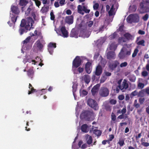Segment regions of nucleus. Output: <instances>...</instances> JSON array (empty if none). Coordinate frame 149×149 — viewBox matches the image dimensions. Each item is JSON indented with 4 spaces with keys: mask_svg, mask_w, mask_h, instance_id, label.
Masks as SVG:
<instances>
[{
    "mask_svg": "<svg viewBox=\"0 0 149 149\" xmlns=\"http://www.w3.org/2000/svg\"><path fill=\"white\" fill-rule=\"evenodd\" d=\"M100 86L99 84H97L94 86L91 90V92L93 95H94L98 91V90Z\"/></svg>",
    "mask_w": 149,
    "mask_h": 149,
    "instance_id": "nucleus-14",
    "label": "nucleus"
},
{
    "mask_svg": "<svg viewBox=\"0 0 149 149\" xmlns=\"http://www.w3.org/2000/svg\"><path fill=\"white\" fill-rule=\"evenodd\" d=\"M130 10L131 12H135L136 9V7L135 6H133L132 7L130 6Z\"/></svg>",
    "mask_w": 149,
    "mask_h": 149,
    "instance_id": "nucleus-50",
    "label": "nucleus"
},
{
    "mask_svg": "<svg viewBox=\"0 0 149 149\" xmlns=\"http://www.w3.org/2000/svg\"><path fill=\"white\" fill-rule=\"evenodd\" d=\"M144 86L143 83H139L138 84V88L139 89H142L144 88Z\"/></svg>",
    "mask_w": 149,
    "mask_h": 149,
    "instance_id": "nucleus-49",
    "label": "nucleus"
},
{
    "mask_svg": "<svg viewBox=\"0 0 149 149\" xmlns=\"http://www.w3.org/2000/svg\"><path fill=\"white\" fill-rule=\"evenodd\" d=\"M120 85H119L118 86H117L116 87V88L114 90L116 92V93H118L120 91V89L121 90V88L120 87Z\"/></svg>",
    "mask_w": 149,
    "mask_h": 149,
    "instance_id": "nucleus-53",
    "label": "nucleus"
},
{
    "mask_svg": "<svg viewBox=\"0 0 149 149\" xmlns=\"http://www.w3.org/2000/svg\"><path fill=\"white\" fill-rule=\"evenodd\" d=\"M45 90V89H42L41 91L40 90H36L35 92L36 93V94L37 96L39 95H41L42 94V92H43V91Z\"/></svg>",
    "mask_w": 149,
    "mask_h": 149,
    "instance_id": "nucleus-38",
    "label": "nucleus"
},
{
    "mask_svg": "<svg viewBox=\"0 0 149 149\" xmlns=\"http://www.w3.org/2000/svg\"><path fill=\"white\" fill-rule=\"evenodd\" d=\"M84 79L85 82L88 84L90 82L91 80V78L89 75L87 74L85 75L84 76Z\"/></svg>",
    "mask_w": 149,
    "mask_h": 149,
    "instance_id": "nucleus-27",
    "label": "nucleus"
},
{
    "mask_svg": "<svg viewBox=\"0 0 149 149\" xmlns=\"http://www.w3.org/2000/svg\"><path fill=\"white\" fill-rule=\"evenodd\" d=\"M29 1L26 0H19V4L22 6L21 10L23 12L25 10L26 6L28 3Z\"/></svg>",
    "mask_w": 149,
    "mask_h": 149,
    "instance_id": "nucleus-7",
    "label": "nucleus"
},
{
    "mask_svg": "<svg viewBox=\"0 0 149 149\" xmlns=\"http://www.w3.org/2000/svg\"><path fill=\"white\" fill-rule=\"evenodd\" d=\"M88 7L87 6H83L82 10L84 11L86 13H89L90 10V9H88Z\"/></svg>",
    "mask_w": 149,
    "mask_h": 149,
    "instance_id": "nucleus-34",
    "label": "nucleus"
},
{
    "mask_svg": "<svg viewBox=\"0 0 149 149\" xmlns=\"http://www.w3.org/2000/svg\"><path fill=\"white\" fill-rule=\"evenodd\" d=\"M93 133L97 136H100L102 134V132L99 130L97 129H93V128H92Z\"/></svg>",
    "mask_w": 149,
    "mask_h": 149,
    "instance_id": "nucleus-26",
    "label": "nucleus"
},
{
    "mask_svg": "<svg viewBox=\"0 0 149 149\" xmlns=\"http://www.w3.org/2000/svg\"><path fill=\"white\" fill-rule=\"evenodd\" d=\"M33 8L32 4L30 5L29 7L27 8L25 12V15L26 16H28L30 13L31 12L33 11Z\"/></svg>",
    "mask_w": 149,
    "mask_h": 149,
    "instance_id": "nucleus-17",
    "label": "nucleus"
},
{
    "mask_svg": "<svg viewBox=\"0 0 149 149\" xmlns=\"http://www.w3.org/2000/svg\"><path fill=\"white\" fill-rule=\"evenodd\" d=\"M78 13L83 15L84 13L82 12L83 7L80 5H79L77 7Z\"/></svg>",
    "mask_w": 149,
    "mask_h": 149,
    "instance_id": "nucleus-32",
    "label": "nucleus"
},
{
    "mask_svg": "<svg viewBox=\"0 0 149 149\" xmlns=\"http://www.w3.org/2000/svg\"><path fill=\"white\" fill-rule=\"evenodd\" d=\"M31 27H29V25H26L25 27H19L18 30V32L20 35H22L24 33H27L29 31H30Z\"/></svg>",
    "mask_w": 149,
    "mask_h": 149,
    "instance_id": "nucleus-5",
    "label": "nucleus"
},
{
    "mask_svg": "<svg viewBox=\"0 0 149 149\" xmlns=\"http://www.w3.org/2000/svg\"><path fill=\"white\" fill-rule=\"evenodd\" d=\"M50 19L52 20H54L55 19V15L54 14L53 10H52L50 13Z\"/></svg>",
    "mask_w": 149,
    "mask_h": 149,
    "instance_id": "nucleus-46",
    "label": "nucleus"
},
{
    "mask_svg": "<svg viewBox=\"0 0 149 149\" xmlns=\"http://www.w3.org/2000/svg\"><path fill=\"white\" fill-rule=\"evenodd\" d=\"M86 141L87 144L88 145L91 144L92 142L93 139L91 136L87 134L85 136Z\"/></svg>",
    "mask_w": 149,
    "mask_h": 149,
    "instance_id": "nucleus-18",
    "label": "nucleus"
},
{
    "mask_svg": "<svg viewBox=\"0 0 149 149\" xmlns=\"http://www.w3.org/2000/svg\"><path fill=\"white\" fill-rule=\"evenodd\" d=\"M127 65V63L126 62H125L123 63H121L120 65V67L121 68L125 67Z\"/></svg>",
    "mask_w": 149,
    "mask_h": 149,
    "instance_id": "nucleus-57",
    "label": "nucleus"
},
{
    "mask_svg": "<svg viewBox=\"0 0 149 149\" xmlns=\"http://www.w3.org/2000/svg\"><path fill=\"white\" fill-rule=\"evenodd\" d=\"M36 4L38 7L41 5V2L38 0H35Z\"/></svg>",
    "mask_w": 149,
    "mask_h": 149,
    "instance_id": "nucleus-61",
    "label": "nucleus"
},
{
    "mask_svg": "<svg viewBox=\"0 0 149 149\" xmlns=\"http://www.w3.org/2000/svg\"><path fill=\"white\" fill-rule=\"evenodd\" d=\"M109 102L111 104H115L117 102V101L116 100L112 99L109 100Z\"/></svg>",
    "mask_w": 149,
    "mask_h": 149,
    "instance_id": "nucleus-52",
    "label": "nucleus"
},
{
    "mask_svg": "<svg viewBox=\"0 0 149 149\" xmlns=\"http://www.w3.org/2000/svg\"><path fill=\"white\" fill-rule=\"evenodd\" d=\"M30 90H29L28 91V94L29 95L31 94L32 93H33L34 92H35L36 90L33 87H32L30 88Z\"/></svg>",
    "mask_w": 149,
    "mask_h": 149,
    "instance_id": "nucleus-47",
    "label": "nucleus"
},
{
    "mask_svg": "<svg viewBox=\"0 0 149 149\" xmlns=\"http://www.w3.org/2000/svg\"><path fill=\"white\" fill-rule=\"evenodd\" d=\"M88 104L91 107L95 110H97L98 109V106L96 101L92 99H88L87 102Z\"/></svg>",
    "mask_w": 149,
    "mask_h": 149,
    "instance_id": "nucleus-4",
    "label": "nucleus"
},
{
    "mask_svg": "<svg viewBox=\"0 0 149 149\" xmlns=\"http://www.w3.org/2000/svg\"><path fill=\"white\" fill-rule=\"evenodd\" d=\"M93 114V112L89 111H85L82 113L80 115V118L82 119L87 121L91 120V117Z\"/></svg>",
    "mask_w": 149,
    "mask_h": 149,
    "instance_id": "nucleus-2",
    "label": "nucleus"
},
{
    "mask_svg": "<svg viewBox=\"0 0 149 149\" xmlns=\"http://www.w3.org/2000/svg\"><path fill=\"white\" fill-rule=\"evenodd\" d=\"M80 93L81 94L82 93V95L84 96H86L87 95L88 93V92L85 90H83L82 91L81 93V90H80Z\"/></svg>",
    "mask_w": 149,
    "mask_h": 149,
    "instance_id": "nucleus-56",
    "label": "nucleus"
},
{
    "mask_svg": "<svg viewBox=\"0 0 149 149\" xmlns=\"http://www.w3.org/2000/svg\"><path fill=\"white\" fill-rule=\"evenodd\" d=\"M96 75H93L92 77V80L93 81H94L95 80L96 81H97L98 80V79L100 77H99L98 78H97L96 76Z\"/></svg>",
    "mask_w": 149,
    "mask_h": 149,
    "instance_id": "nucleus-54",
    "label": "nucleus"
},
{
    "mask_svg": "<svg viewBox=\"0 0 149 149\" xmlns=\"http://www.w3.org/2000/svg\"><path fill=\"white\" fill-rule=\"evenodd\" d=\"M120 147L123 146L125 144L124 140L123 139H119L118 143Z\"/></svg>",
    "mask_w": 149,
    "mask_h": 149,
    "instance_id": "nucleus-39",
    "label": "nucleus"
},
{
    "mask_svg": "<svg viewBox=\"0 0 149 149\" xmlns=\"http://www.w3.org/2000/svg\"><path fill=\"white\" fill-rule=\"evenodd\" d=\"M141 145L144 147H147L149 146V143L148 142H143L142 143Z\"/></svg>",
    "mask_w": 149,
    "mask_h": 149,
    "instance_id": "nucleus-63",
    "label": "nucleus"
},
{
    "mask_svg": "<svg viewBox=\"0 0 149 149\" xmlns=\"http://www.w3.org/2000/svg\"><path fill=\"white\" fill-rule=\"evenodd\" d=\"M66 22L69 24H72L73 22V17L72 15L67 16L65 19Z\"/></svg>",
    "mask_w": 149,
    "mask_h": 149,
    "instance_id": "nucleus-19",
    "label": "nucleus"
},
{
    "mask_svg": "<svg viewBox=\"0 0 149 149\" xmlns=\"http://www.w3.org/2000/svg\"><path fill=\"white\" fill-rule=\"evenodd\" d=\"M118 57L120 59H123L125 58V54L123 53H120L118 55Z\"/></svg>",
    "mask_w": 149,
    "mask_h": 149,
    "instance_id": "nucleus-48",
    "label": "nucleus"
},
{
    "mask_svg": "<svg viewBox=\"0 0 149 149\" xmlns=\"http://www.w3.org/2000/svg\"><path fill=\"white\" fill-rule=\"evenodd\" d=\"M102 69L100 65H98L96 68L95 74L97 76H100L102 73Z\"/></svg>",
    "mask_w": 149,
    "mask_h": 149,
    "instance_id": "nucleus-13",
    "label": "nucleus"
},
{
    "mask_svg": "<svg viewBox=\"0 0 149 149\" xmlns=\"http://www.w3.org/2000/svg\"><path fill=\"white\" fill-rule=\"evenodd\" d=\"M27 75L31 79H32L34 74V71L33 70V68L32 67L29 69L27 71Z\"/></svg>",
    "mask_w": 149,
    "mask_h": 149,
    "instance_id": "nucleus-15",
    "label": "nucleus"
},
{
    "mask_svg": "<svg viewBox=\"0 0 149 149\" xmlns=\"http://www.w3.org/2000/svg\"><path fill=\"white\" fill-rule=\"evenodd\" d=\"M79 27L80 30V32L83 33H85L87 31V27L86 25H82L80 24L79 25Z\"/></svg>",
    "mask_w": 149,
    "mask_h": 149,
    "instance_id": "nucleus-20",
    "label": "nucleus"
},
{
    "mask_svg": "<svg viewBox=\"0 0 149 149\" xmlns=\"http://www.w3.org/2000/svg\"><path fill=\"white\" fill-rule=\"evenodd\" d=\"M107 58L109 60L114 59L116 58V54L114 52H108L106 55Z\"/></svg>",
    "mask_w": 149,
    "mask_h": 149,
    "instance_id": "nucleus-11",
    "label": "nucleus"
},
{
    "mask_svg": "<svg viewBox=\"0 0 149 149\" xmlns=\"http://www.w3.org/2000/svg\"><path fill=\"white\" fill-rule=\"evenodd\" d=\"M48 50L50 54H52L53 52V48L49 47H48Z\"/></svg>",
    "mask_w": 149,
    "mask_h": 149,
    "instance_id": "nucleus-58",
    "label": "nucleus"
},
{
    "mask_svg": "<svg viewBox=\"0 0 149 149\" xmlns=\"http://www.w3.org/2000/svg\"><path fill=\"white\" fill-rule=\"evenodd\" d=\"M139 52V50L137 48H136L134 50V52L133 53L132 56V57H135L137 55V53Z\"/></svg>",
    "mask_w": 149,
    "mask_h": 149,
    "instance_id": "nucleus-42",
    "label": "nucleus"
},
{
    "mask_svg": "<svg viewBox=\"0 0 149 149\" xmlns=\"http://www.w3.org/2000/svg\"><path fill=\"white\" fill-rule=\"evenodd\" d=\"M133 22H137L139 21V17L138 16H134L132 17Z\"/></svg>",
    "mask_w": 149,
    "mask_h": 149,
    "instance_id": "nucleus-33",
    "label": "nucleus"
},
{
    "mask_svg": "<svg viewBox=\"0 0 149 149\" xmlns=\"http://www.w3.org/2000/svg\"><path fill=\"white\" fill-rule=\"evenodd\" d=\"M117 46L115 42H113L110 45V49L112 51H115L116 49Z\"/></svg>",
    "mask_w": 149,
    "mask_h": 149,
    "instance_id": "nucleus-25",
    "label": "nucleus"
},
{
    "mask_svg": "<svg viewBox=\"0 0 149 149\" xmlns=\"http://www.w3.org/2000/svg\"><path fill=\"white\" fill-rule=\"evenodd\" d=\"M149 17V15L148 14H146L142 17V19L144 21H147Z\"/></svg>",
    "mask_w": 149,
    "mask_h": 149,
    "instance_id": "nucleus-55",
    "label": "nucleus"
},
{
    "mask_svg": "<svg viewBox=\"0 0 149 149\" xmlns=\"http://www.w3.org/2000/svg\"><path fill=\"white\" fill-rule=\"evenodd\" d=\"M11 10L12 13L16 15H18L20 13L19 10L17 6H11Z\"/></svg>",
    "mask_w": 149,
    "mask_h": 149,
    "instance_id": "nucleus-12",
    "label": "nucleus"
},
{
    "mask_svg": "<svg viewBox=\"0 0 149 149\" xmlns=\"http://www.w3.org/2000/svg\"><path fill=\"white\" fill-rule=\"evenodd\" d=\"M148 8L146 6H144L143 8H141L140 9V12L141 13H143L148 12L147 10H148Z\"/></svg>",
    "mask_w": 149,
    "mask_h": 149,
    "instance_id": "nucleus-30",
    "label": "nucleus"
},
{
    "mask_svg": "<svg viewBox=\"0 0 149 149\" xmlns=\"http://www.w3.org/2000/svg\"><path fill=\"white\" fill-rule=\"evenodd\" d=\"M100 55L99 53L98 52L95 53L94 56V59L97 60L98 58Z\"/></svg>",
    "mask_w": 149,
    "mask_h": 149,
    "instance_id": "nucleus-62",
    "label": "nucleus"
},
{
    "mask_svg": "<svg viewBox=\"0 0 149 149\" xmlns=\"http://www.w3.org/2000/svg\"><path fill=\"white\" fill-rule=\"evenodd\" d=\"M49 7L48 6L46 7H42L41 10L42 12L44 13L47 12L48 10Z\"/></svg>",
    "mask_w": 149,
    "mask_h": 149,
    "instance_id": "nucleus-36",
    "label": "nucleus"
},
{
    "mask_svg": "<svg viewBox=\"0 0 149 149\" xmlns=\"http://www.w3.org/2000/svg\"><path fill=\"white\" fill-rule=\"evenodd\" d=\"M144 95V91L143 90L139 91L138 93V96L143 97Z\"/></svg>",
    "mask_w": 149,
    "mask_h": 149,
    "instance_id": "nucleus-40",
    "label": "nucleus"
},
{
    "mask_svg": "<svg viewBox=\"0 0 149 149\" xmlns=\"http://www.w3.org/2000/svg\"><path fill=\"white\" fill-rule=\"evenodd\" d=\"M36 46L38 49L40 51H42V49L44 47V45L40 42L39 40H38L36 42Z\"/></svg>",
    "mask_w": 149,
    "mask_h": 149,
    "instance_id": "nucleus-21",
    "label": "nucleus"
},
{
    "mask_svg": "<svg viewBox=\"0 0 149 149\" xmlns=\"http://www.w3.org/2000/svg\"><path fill=\"white\" fill-rule=\"evenodd\" d=\"M114 10V6L113 5L112 6L110 10L109 11V13L110 15H113V12Z\"/></svg>",
    "mask_w": 149,
    "mask_h": 149,
    "instance_id": "nucleus-41",
    "label": "nucleus"
},
{
    "mask_svg": "<svg viewBox=\"0 0 149 149\" xmlns=\"http://www.w3.org/2000/svg\"><path fill=\"white\" fill-rule=\"evenodd\" d=\"M78 33L74 29H72L70 34V36L72 37L77 38Z\"/></svg>",
    "mask_w": 149,
    "mask_h": 149,
    "instance_id": "nucleus-23",
    "label": "nucleus"
},
{
    "mask_svg": "<svg viewBox=\"0 0 149 149\" xmlns=\"http://www.w3.org/2000/svg\"><path fill=\"white\" fill-rule=\"evenodd\" d=\"M121 89V90L123 92H125L126 90L129 87V85L127 83V81L124 79L123 82H122L121 85H120Z\"/></svg>",
    "mask_w": 149,
    "mask_h": 149,
    "instance_id": "nucleus-9",
    "label": "nucleus"
},
{
    "mask_svg": "<svg viewBox=\"0 0 149 149\" xmlns=\"http://www.w3.org/2000/svg\"><path fill=\"white\" fill-rule=\"evenodd\" d=\"M56 44L52 42H50L48 45V47H52V48H55L56 47Z\"/></svg>",
    "mask_w": 149,
    "mask_h": 149,
    "instance_id": "nucleus-37",
    "label": "nucleus"
},
{
    "mask_svg": "<svg viewBox=\"0 0 149 149\" xmlns=\"http://www.w3.org/2000/svg\"><path fill=\"white\" fill-rule=\"evenodd\" d=\"M120 64L119 62L117 60H115L112 61L110 63L109 65V68L112 70L115 69Z\"/></svg>",
    "mask_w": 149,
    "mask_h": 149,
    "instance_id": "nucleus-8",
    "label": "nucleus"
},
{
    "mask_svg": "<svg viewBox=\"0 0 149 149\" xmlns=\"http://www.w3.org/2000/svg\"><path fill=\"white\" fill-rule=\"evenodd\" d=\"M88 127L86 124L83 125L81 127V131L85 133H87L88 131Z\"/></svg>",
    "mask_w": 149,
    "mask_h": 149,
    "instance_id": "nucleus-22",
    "label": "nucleus"
},
{
    "mask_svg": "<svg viewBox=\"0 0 149 149\" xmlns=\"http://www.w3.org/2000/svg\"><path fill=\"white\" fill-rule=\"evenodd\" d=\"M77 86L78 84H77L74 82H73V85L72 86V92L73 95L74 97H75V92L77 89Z\"/></svg>",
    "mask_w": 149,
    "mask_h": 149,
    "instance_id": "nucleus-24",
    "label": "nucleus"
},
{
    "mask_svg": "<svg viewBox=\"0 0 149 149\" xmlns=\"http://www.w3.org/2000/svg\"><path fill=\"white\" fill-rule=\"evenodd\" d=\"M102 59L99 65H100L101 67H104L106 64L107 61L105 59H103L102 57Z\"/></svg>",
    "mask_w": 149,
    "mask_h": 149,
    "instance_id": "nucleus-29",
    "label": "nucleus"
},
{
    "mask_svg": "<svg viewBox=\"0 0 149 149\" xmlns=\"http://www.w3.org/2000/svg\"><path fill=\"white\" fill-rule=\"evenodd\" d=\"M141 74L142 76L145 77L148 75V73L147 71H143L142 72Z\"/></svg>",
    "mask_w": 149,
    "mask_h": 149,
    "instance_id": "nucleus-59",
    "label": "nucleus"
},
{
    "mask_svg": "<svg viewBox=\"0 0 149 149\" xmlns=\"http://www.w3.org/2000/svg\"><path fill=\"white\" fill-rule=\"evenodd\" d=\"M145 41L144 40H142L139 42H138L137 43V44L138 45H141L143 46H145Z\"/></svg>",
    "mask_w": 149,
    "mask_h": 149,
    "instance_id": "nucleus-43",
    "label": "nucleus"
},
{
    "mask_svg": "<svg viewBox=\"0 0 149 149\" xmlns=\"http://www.w3.org/2000/svg\"><path fill=\"white\" fill-rule=\"evenodd\" d=\"M93 21H90L88 22H87V25L88 27H91L93 25Z\"/></svg>",
    "mask_w": 149,
    "mask_h": 149,
    "instance_id": "nucleus-64",
    "label": "nucleus"
},
{
    "mask_svg": "<svg viewBox=\"0 0 149 149\" xmlns=\"http://www.w3.org/2000/svg\"><path fill=\"white\" fill-rule=\"evenodd\" d=\"M100 95L103 97L107 96L109 94V91L108 88L105 87H101L99 93Z\"/></svg>",
    "mask_w": 149,
    "mask_h": 149,
    "instance_id": "nucleus-6",
    "label": "nucleus"
},
{
    "mask_svg": "<svg viewBox=\"0 0 149 149\" xmlns=\"http://www.w3.org/2000/svg\"><path fill=\"white\" fill-rule=\"evenodd\" d=\"M111 120L115 121L116 120V116L113 113H111Z\"/></svg>",
    "mask_w": 149,
    "mask_h": 149,
    "instance_id": "nucleus-51",
    "label": "nucleus"
},
{
    "mask_svg": "<svg viewBox=\"0 0 149 149\" xmlns=\"http://www.w3.org/2000/svg\"><path fill=\"white\" fill-rule=\"evenodd\" d=\"M137 95L138 96V93L136 90H135L132 92L130 94V97H132L133 96Z\"/></svg>",
    "mask_w": 149,
    "mask_h": 149,
    "instance_id": "nucleus-44",
    "label": "nucleus"
},
{
    "mask_svg": "<svg viewBox=\"0 0 149 149\" xmlns=\"http://www.w3.org/2000/svg\"><path fill=\"white\" fill-rule=\"evenodd\" d=\"M145 100V99L144 98H140L139 100V102L140 103V104H142L143 103Z\"/></svg>",
    "mask_w": 149,
    "mask_h": 149,
    "instance_id": "nucleus-60",
    "label": "nucleus"
},
{
    "mask_svg": "<svg viewBox=\"0 0 149 149\" xmlns=\"http://www.w3.org/2000/svg\"><path fill=\"white\" fill-rule=\"evenodd\" d=\"M34 21L32 18L31 17H27L26 20L23 19L21 20L19 27H25L26 25H29L30 27V24L31 25V28L33 25V24L34 23Z\"/></svg>",
    "mask_w": 149,
    "mask_h": 149,
    "instance_id": "nucleus-1",
    "label": "nucleus"
},
{
    "mask_svg": "<svg viewBox=\"0 0 149 149\" xmlns=\"http://www.w3.org/2000/svg\"><path fill=\"white\" fill-rule=\"evenodd\" d=\"M124 36L128 40L132 39V36L128 33L124 34Z\"/></svg>",
    "mask_w": 149,
    "mask_h": 149,
    "instance_id": "nucleus-31",
    "label": "nucleus"
},
{
    "mask_svg": "<svg viewBox=\"0 0 149 149\" xmlns=\"http://www.w3.org/2000/svg\"><path fill=\"white\" fill-rule=\"evenodd\" d=\"M31 39V37L29 36L27 37L23 41V43L24 44H26L29 42Z\"/></svg>",
    "mask_w": 149,
    "mask_h": 149,
    "instance_id": "nucleus-35",
    "label": "nucleus"
},
{
    "mask_svg": "<svg viewBox=\"0 0 149 149\" xmlns=\"http://www.w3.org/2000/svg\"><path fill=\"white\" fill-rule=\"evenodd\" d=\"M91 63L90 62H87L85 65V70L87 72L88 74H90L91 72Z\"/></svg>",
    "mask_w": 149,
    "mask_h": 149,
    "instance_id": "nucleus-16",
    "label": "nucleus"
},
{
    "mask_svg": "<svg viewBox=\"0 0 149 149\" xmlns=\"http://www.w3.org/2000/svg\"><path fill=\"white\" fill-rule=\"evenodd\" d=\"M82 60L80 56H77L72 62V68H77L81 64Z\"/></svg>",
    "mask_w": 149,
    "mask_h": 149,
    "instance_id": "nucleus-3",
    "label": "nucleus"
},
{
    "mask_svg": "<svg viewBox=\"0 0 149 149\" xmlns=\"http://www.w3.org/2000/svg\"><path fill=\"white\" fill-rule=\"evenodd\" d=\"M126 20L129 23H131L132 22H133L132 17H131L130 16L127 17L126 19Z\"/></svg>",
    "mask_w": 149,
    "mask_h": 149,
    "instance_id": "nucleus-45",
    "label": "nucleus"
},
{
    "mask_svg": "<svg viewBox=\"0 0 149 149\" xmlns=\"http://www.w3.org/2000/svg\"><path fill=\"white\" fill-rule=\"evenodd\" d=\"M129 80L132 82H134L136 80V77L134 74H130L127 77Z\"/></svg>",
    "mask_w": 149,
    "mask_h": 149,
    "instance_id": "nucleus-28",
    "label": "nucleus"
},
{
    "mask_svg": "<svg viewBox=\"0 0 149 149\" xmlns=\"http://www.w3.org/2000/svg\"><path fill=\"white\" fill-rule=\"evenodd\" d=\"M60 31L63 34V36L64 37L67 38L68 37V35L67 31L66 30L65 27V26H62L61 28ZM58 31L59 32H60V30L57 31L56 32L58 33Z\"/></svg>",
    "mask_w": 149,
    "mask_h": 149,
    "instance_id": "nucleus-10",
    "label": "nucleus"
}]
</instances>
